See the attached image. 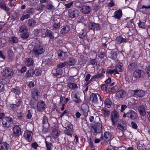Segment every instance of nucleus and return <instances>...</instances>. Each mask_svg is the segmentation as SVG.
I'll return each instance as SVG.
<instances>
[{
	"instance_id": "f257e3e1",
	"label": "nucleus",
	"mask_w": 150,
	"mask_h": 150,
	"mask_svg": "<svg viewBox=\"0 0 150 150\" xmlns=\"http://www.w3.org/2000/svg\"><path fill=\"white\" fill-rule=\"evenodd\" d=\"M90 101L94 104H102L103 100L101 96L98 93H92L89 97Z\"/></svg>"
},
{
	"instance_id": "f03ea898",
	"label": "nucleus",
	"mask_w": 150,
	"mask_h": 150,
	"mask_svg": "<svg viewBox=\"0 0 150 150\" xmlns=\"http://www.w3.org/2000/svg\"><path fill=\"white\" fill-rule=\"evenodd\" d=\"M102 123L98 122H93L91 125V131L93 134L96 135L99 134L102 130Z\"/></svg>"
},
{
	"instance_id": "7ed1b4c3",
	"label": "nucleus",
	"mask_w": 150,
	"mask_h": 150,
	"mask_svg": "<svg viewBox=\"0 0 150 150\" xmlns=\"http://www.w3.org/2000/svg\"><path fill=\"white\" fill-rule=\"evenodd\" d=\"M13 119L10 116H6L1 120L2 126L5 129L11 127L12 125Z\"/></svg>"
},
{
	"instance_id": "20e7f679",
	"label": "nucleus",
	"mask_w": 150,
	"mask_h": 150,
	"mask_svg": "<svg viewBox=\"0 0 150 150\" xmlns=\"http://www.w3.org/2000/svg\"><path fill=\"white\" fill-rule=\"evenodd\" d=\"M119 117L118 111L117 110L114 109L111 112L110 115V119L113 125H115L118 121Z\"/></svg>"
},
{
	"instance_id": "39448f33",
	"label": "nucleus",
	"mask_w": 150,
	"mask_h": 150,
	"mask_svg": "<svg viewBox=\"0 0 150 150\" xmlns=\"http://www.w3.org/2000/svg\"><path fill=\"white\" fill-rule=\"evenodd\" d=\"M32 51L33 53L35 55H39L44 53L45 51V49L43 46L37 45L34 47Z\"/></svg>"
},
{
	"instance_id": "423d86ee",
	"label": "nucleus",
	"mask_w": 150,
	"mask_h": 150,
	"mask_svg": "<svg viewBox=\"0 0 150 150\" xmlns=\"http://www.w3.org/2000/svg\"><path fill=\"white\" fill-rule=\"evenodd\" d=\"M71 99L74 103H79L81 101L80 99L79 95V91H73L71 94Z\"/></svg>"
},
{
	"instance_id": "0eeeda50",
	"label": "nucleus",
	"mask_w": 150,
	"mask_h": 150,
	"mask_svg": "<svg viewBox=\"0 0 150 150\" xmlns=\"http://www.w3.org/2000/svg\"><path fill=\"white\" fill-rule=\"evenodd\" d=\"M12 129L13 136L14 137H18L22 134L21 128L19 125H14Z\"/></svg>"
},
{
	"instance_id": "6e6552de",
	"label": "nucleus",
	"mask_w": 150,
	"mask_h": 150,
	"mask_svg": "<svg viewBox=\"0 0 150 150\" xmlns=\"http://www.w3.org/2000/svg\"><path fill=\"white\" fill-rule=\"evenodd\" d=\"M68 13L70 18H73L77 17L79 13V10L76 8H72L69 10Z\"/></svg>"
},
{
	"instance_id": "1a4fd4ad",
	"label": "nucleus",
	"mask_w": 150,
	"mask_h": 150,
	"mask_svg": "<svg viewBox=\"0 0 150 150\" xmlns=\"http://www.w3.org/2000/svg\"><path fill=\"white\" fill-rule=\"evenodd\" d=\"M33 134L31 131L26 130L24 133L23 136L24 139L28 142H31L33 139Z\"/></svg>"
},
{
	"instance_id": "9d476101",
	"label": "nucleus",
	"mask_w": 150,
	"mask_h": 150,
	"mask_svg": "<svg viewBox=\"0 0 150 150\" xmlns=\"http://www.w3.org/2000/svg\"><path fill=\"white\" fill-rule=\"evenodd\" d=\"M88 29L89 30H93V31L95 30L96 31L100 30L101 27L98 23L90 22L88 24Z\"/></svg>"
},
{
	"instance_id": "9b49d317",
	"label": "nucleus",
	"mask_w": 150,
	"mask_h": 150,
	"mask_svg": "<svg viewBox=\"0 0 150 150\" xmlns=\"http://www.w3.org/2000/svg\"><path fill=\"white\" fill-rule=\"evenodd\" d=\"M9 144L6 142L3 141V138H0V150H8Z\"/></svg>"
},
{
	"instance_id": "f8f14e48",
	"label": "nucleus",
	"mask_w": 150,
	"mask_h": 150,
	"mask_svg": "<svg viewBox=\"0 0 150 150\" xmlns=\"http://www.w3.org/2000/svg\"><path fill=\"white\" fill-rule=\"evenodd\" d=\"M14 74L13 70L10 68H6L3 70L2 76L5 77H9L12 76Z\"/></svg>"
},
{
	"instance_id": "ddd939ff",
	"label": "nucleus",
	"mask_w": 150,
	"mask_h": 150,
	"mask_svg": "<svg viewBox=\"0 0 150 150\" xmlns=\"http://www.w3.org/2000/svg\"><path fill=\"white\" fill-rule=\"evenodd\" d=\"M37 105V110L39 112H42L45 108L46 104L44 101L40 100L38 102Z\"/></svg>"
},
{
	"instance_id": "4468645a",
	"label": "nucleus",
	"mask_w": 150,
	"mask_h": 150,
	"mask_svg": "<svg viewBox=\"0 0 150 150\" xmlns=\"http://www.w3.org/2000/svg\"><path fill=\"white\" fill-rule=\"evenodd\" d=\"M31 95L32 98L35 100H38L41 96L40 91L36 89L31 91Z\"/></svg>"
},
{
	"instance_id": "2eb2a0df",
	"label": "nucleus",
	"mask_w": 150,
	"mask_h": 150,
	"mask_svg": "<svg viewBox=\"0 0 150 150\" xmlns=\"http://www.w3.org/2000/svg\"><path fill=\"white\" fill-rule=\"evenodd\" d=\"M123 13L122 10L119 9L115 11L113 13L112 16L115 19L118 20H120L122 16Z\"/></svg>"
},
{
	"instance_id": "dca6fc26",
	"label": "nucleus",
	"mask_w": 150,
	"mask_h": 150,
	"mask_svg": "<svg viewBox=\"0 0 150 150\" xmlns=\"http://www.w3.org/2000/svg\"><path fill=\"white\" fill-rule=\"evenodd\" d=\"M81 109L83 115L85 116H87L89 110L88 105L86 103H83L81 106Z\"/></svg>"
},
{
	"instance_id": "f3484780",
	"label": "nucleus",
	"mask_w": 150,
	"mask_h": 150,
	"mask_svg": "<svg viewBox=\"0 0 150 150\" xmlns=\"http://www.w3.org/2000/svg\"><path fill=\"white\" fill-rule=\"evenodd\" d=\"M137 64L136 62H132L128 65L127 69L131 72L133 71L138 68Z\"/></svg>"
},
{
	"instance_id": "a211bd4d",
	"label": "nucleus",
	"mask_w": 150,
	"mask_h": 150,
	"mask_svg": "<svg viewBox=\"0 0 150 150\" xmlns=\"http://www.w3.org/2000/svg\"><path fill=\"white\" fill-rule=\"evenodd\" d=\"M127 117L132 120H135L137 118V115L135 112L130 110L127 112Z\"/></svg>"
},
{
	"instance_id": "6ab92c4d",
	"label": "nucleus",
	"mask_w": 150,
	"mask_h": 150,
	"mask_svg": "<svg viewBox=\"0 0 150 150\" xmlns=\"http://www.w3.org/2000/svg\"><path fill=\"white\" fill-rule=\"evenodd\" d=\"M112 137L111 134L108 132H104V135L101 136L100 139H103L107 142L109 141L111 139Z\"/></svg>"
},
{
	"instance_id": "aec40b11",
	"label": "nucleus",
	"mask_w": 150,
	"mask_h": 150,
	"mask_svg": "<svg viewBox=\"0 0 150 150\" xmlns=\"http://www.w3.org/2000/svg\"><path fill=\"white\" fill-rule=\"evenodd\" d=\"M144 74V71L139 69L136 70L133 74V76L136 79H139Z\"/></svg>"
},
{
	"instance_id": "412c9836",
	"label": "nucleus",
	"mask_w": 150,
	"mask_h": 150,
	"mask_svg": "<svg viewBox=\"0 0 150 150\" xmlns=\"http://www.w3.org/2000/svg\"><path fill=\"white\" fill-rule=\"evenodd\" d=\"M34 64V61L33 58H26L25 62V65L28 67H30L33 66Z\"/></svg>"
},
{
	"instance_id": "4be33fe9",
	"label": "nucleus",
	"mask_w": 150,
	"mask_h": 150,
	"mask_svg": "<svg viewBox=\"0 0 150 150\" xmlns=\"http://www.w3.org/2000/svg\"><path fill=\"white\" fill-rule=\"evenodd\" d=\"M115 41L116 43L117 44H120L122 43H125L127 41L125 38H123L121 35L117 37Z\"/></svg>"
},
{
	"instance_id": "5701e85b",
	"label": "nucleus",
	"mask_w": 150,
	"mask_h": 150,
	"mask_svg": "<svg viewBox=\"0 0 150 150\" xmlns=\"http://www.w3.org/2000/svg\"><path fill=\"white\" fill-rule=\"evenodd\" d=\"M91 10V7L89 6L84 5L81 8L82 12L85 14H89Z\"/></svg>"
},
{
	"instance_id": "b1692460",
	"label": "nucleus",
	"mask_w": 150,
	"mask_h": 150,
	"mask_svg": "<svg viewBox=\"0 0 150 150\" xmlns=\"http://www.w3.org/2000/svg\"><path fill=\"white\" fill-rule=\"evenodd\" d=\"M45 36L49 38L50 39H53L54 38V33L51 30L47 29L45 32Z\"/></svg>"
},
{
	"instance_id": "393cba45",
	"label": "nucleus",
	"mask_w": 150,
	"mask_h": 150,
	"mask_svg": "<svg viewBox=\"0 0 150 150\" xmlns=\"http://www.w3.org/2000/svg\"><path fill=\"white\" fill-rule=\"evenodd\" d=\"M70 30L69 27L68 26L66 25L64 26L61 29L60 33L62 35H65L67 34Z\"/></svg>"
},
{
	"instance_id": "a878e982",
	"label": "nucleus",
	"mask_w": 150,
	"mask_h": 150,
	"mask_svg": "<svg viewBox=\"0 0 150 150\" xmlns=\"http://www.w3.org/2000/svg\"><path fill=\"white\" fill-rule=\"evenodd\" d=\"M138 110L140 114L143 116L146 115V110L145 107L143 105L139 106L138 108Z\"/></svg>"
},
{
	"instance_id": "bb28decb",
	"label": "nucleus",
	"mask_w": 150,
	"mask_h": 150,
	"mask_svg": "<svg viewBox=\"0 0 150 150\" xmlns=\"http://www.w3.org/2000/svg\"><path fill=\"white\" fill-rule=\"evenodd\" d=\"M126 94V93L123 90H121L117 91L116 93V96L119 98H122Z\"/></svg>"
},
{
	"instance_id": "cd10ccee",
	"label": "nucleus",
	"mask_w": 150,
	"mask_h": 150,
	"mask_svg": "<svg viewBox=\"0 0 150 150\" xmlns=\"http://www.w3.org/2000/svg\"><path fill=\"white\" fill-rule=\"evenodd\" d=\"M123 64L120 62H118L115 66V69L117 70L118 72H122L123 71Z\"/></svg>"
},
{
	"instance_id": "c85d7f7f",
	"label": "nucleus",
	"mask_w": 150,
	"mask_h": 150,
	"mask_svg": "<svg viewBox=\"0 0 150 150\" xmlns=\"http://www.w3.org/2000/svg\"><path fill=\"white\" fill-rule=\"evenodd\" d=\"M87 34V33L86 30H82L79 33L78 36L81 39H84Z\"/></svg>"
},
{
	"instance_id": "c756f323",
	"label": "nucleus",
	"mask_w": 150,
	"mask_h": 150,
	"mask_svg": "<svg viewBox=\"0 0 150 150\" xmlns=\"http://www.w3.org/2000/svg\"><path fill=\"white\" fill-rule=\"evenodd\" d=\"M76 62V60L74 58L71 57L69 58V61L67 62V64L69 66L74 65Z\"/></svg>"
},
{
	"instance_id": "7c9ffc66",
	"label": "nucleus",
	"mask_w": 150,
	"mask_h": 150,
	"mask_svg": "<svg viewBox=\"0 0 150 150\" xmlns=\"http://www.w3.org/2000/svg\"><path fill=\"white\" fill-rule=\"evenodd\" d=\"M67 86L71 90H76L78 88L77 85L74 83H69L67 84Z\"/></svg>"
},
{
	"instance_id": "2f4dec72",
	"label": "nucleus",
	"mask_w": 150,
	"mask_h": 150,
	"mask_svg": "<svg viewBox=\"0 0 150 150\" xmlns=\"http://www.w3.org/2000/svg\"><path fill=\"white\" fill-rule=\"evenodd\" d=\"M136 95L139 97H142L144 96L145 94V91L142 90H138L136 89Z\"/></svg>"
},
{
	"instance_id": "473e14b6",
	"label": "nucleus",
	"mask_w": 150,
	"mask_h": 150,
	"mask_svg": "<svg viewBox=\"0 0 150 150\" xmlns=\"http://www.w3.org/2000/svg\"><path fill=\"white\" fill-rule=\"evenodd\" d=\"M104 103L105 107L108 108L111 107L112 102L109 98H108L105 99Z\"/></svg>"
},
{
	"instance_id": "72a5a7b5",
	"label": "nucleus",
	"mask_w": 150,
	"mask_h": 150,
	"mask_svg": "<svg viewBox=\"0 0 150 150\" xmlns=\"http://www.w3.org/2000/svg\"><path fill=\"white\" fill-rule=\"evenodd\" d=\"M34 74L33 69H29L26 73L25 76L27 78L32 77Z\"/></svg>"
},
{
	"instance_id": "f704fd0d",
	"label": "nucleus",
	"mask_w": 150,
	"mask_h": 150,
	"mask_svg": "<svg viewBox=\"0 0 150 150\" xmlns=\"http://www.w3.org/2000/svg\"><path fill=\"white\" fill-rule=\"evenodd\" d=\"M46 7L47 9L50 10H53L55 8L54 6L53 5L52 2L51 1L47 3L46 6Z\"/></svg>"
},
{
	"instance_id": "c9c22d12",
	"label": "nucleus",
	"mask_w": 150,
	"mask_h": 150,
	"mask_svg": "<svg viewBox=\"0 0 150 150\" xmlns=\"http://www.w3.org/2000/svg\"><path fill=\"white\" fill-rule=\"evenodd\" d=\"M52 136L53 138H56L59 136L58 131L57 129H54L52 131Z\"/></svg>"
},
{
	"instance_id": "e433bc0d",
	"label": "nucleus",
	"mask_w": 150,
	"mask_h": 150,
	"mask_svg": "<svg viewBox=\"0 0 150 150\" xmlns=\"http://www.w3.org/2000/svg\"><path fill=\"white\" fill-rule=\"evenodd\" d=\"M136 90H132L129 89L128 91L127 95L128 97L133 96L134 95H136Z\"/></svg>"
},
{
	"instance_id": "4c0bfd02",
	"label": "nucleus",
	"mask_w": 150,
	"mask_h": 150,
	"mask_svg": "<svg viewBox=\"0 0 150 150\" xmlns=\"http://www.w3.org/2000/svg\"><path fill=\"white\" fill-rule=\"evenodd\" d=\"M62 70L58 68L56 69V73H53V75L54 76L57 77L59 75H61L62 74Z\"/></svg>"
},
{
	"instance_id": "58836bf2",
	"label": "nucleus",
	"mask_w": 150,
	"mask_h": 150,
	"mask_svg": "<svg viewBox=\"0 0 150 150\" xmlns=\"http://www.w3.org/2000/svg\"><path fill=\"white\" fill-rule=\"evenodd\" d=\"M9 42L11 44L16 43L18 42V38L15 36H12L9 39Z\"/></svg>"
},
{
	"instance_id": "ea45409f",
	"label": "nucleus",
	"mask_w": 150,
	"mask_h": 150,
	"mask_svg": "<svg viewBox=\"0 0 150 150\" xmlns=\"http://www.w3.org/2000/svg\"><path fill=\"white\" fill-rule=\"evenodd\" d=\"M34 71V74L36 76H40L42 73L41 70L39 68H36Z\"/></svg>"
},
{
	"instance_id": "a19ab883",
	"label": "nucleus",
	"mask_w": 150,
	"mask_h": 150,
	"mask_svg": "<svg viewBox=\"0 0 150 150\" xmlns=\"http://www.w3.org/2000/svg\"><path fill=\"white\" fill-rule=\"evenodd\" d=\"M108 85L106 84L102 85L101 86V89L102 91H106L107 93H109V88H108Z\"/></svg>"
},
{
	"instance_id": "79ce46f5",
	"label": "nucleus",
	"mask_w": 150,
	"mask_h": 150,
	"mask_svg": "<svg viewBox=\"0 0 150 150\" xmlns=\"http://www.w3.org/2000/svg\"><path fill=\"white\" fill-rule=\"evenodd\" d=\"M88 65H92L93 66H96L97 65V62L96 61V59L90 58V60L88 62Z\"/></svg>"
},
{
	"instance_id": "37998d69",
	"label": "nucleus",
	"mask_w": 150,
	"mask_h": 150,
	"mask_svg": "<svg viewBox=\"0 0 150 150\" xmlns=\"http://www.w3.org/2000/svg\"><path fill=\"white\" fill-rule=\"evenodd\" d=\"M29 34L28 32L23 33L20 34V36L22 39L23 40H25L28 38L29 37Z\"/></svg>"
},
{
	"instance_id": "c03bdc74",
	"label": "nucleus",
	"mask_w": 150,
	"mask_h": 150,
	"mask_svg": "<svg viewBox=\"0 0 150 150\" xmlns=\"http://www.w3.org/2000/svg\"><path fill=\"white\" fill-rule=\"evenodd\" d=\"M67 52H63L62 51L60 50H59L58 51V54L59 57L60 58H61V57H63V54H64V55L63 57L64 58H65L67 57Z\"/></svg>"
},
{
	"instance_id": "a18cd8bd",
	"label": "nucleus",
	"mask_w": 150,
	"mask_h": 150,
	"mask_svg": "<svg viewBox=\"0 0 150 150\" xmlns=\"http://www.w3.org/2000/svg\"><path fill=\"white\" fill-rule=\"evenodd\" d=\"M36 23L35 21L33 19L29 20L28 21V26L30 27L34 26Z\"/></svg>"
},
{
	"instance_id": "49530a36",
	"label": "nucleus",
	"mask_w": 150,
	"mask_h": 150,
	"mask_svg": "<svg viewBox=\"0 0 150 150\" xmlns=\"http://www.w3.org/2000/svg\"><path fill=\"white\" fill-rule=\"evenodd\" d=\"M19 31L21 34L28 32V30L26 27L25 26H21L19 29Z\"/></svg>"
},
{
	"instance_id": "de8ad7c7",
	"label": "nucleus",
	"mask_w": 150,
	"mask_h": 150,
	"mask_svg": "<svg viewBox=\"0 0 150 150\" xmlns=\"http://www.w3.org/2000/svg\"><path fill=\"white\" fill-rule=\"evenodd\" d=\"M0 8L2 9H3L6 12L9 11L10 10V8L7 7L5 4H2L0 6Z\"/></svg>"
},
{
	"instance_id": "09e8293b",
	"label": "nucleus",
	"mask_w": 150,
	"mask_h": 150,
	"mask_svg": "<svg viewBox=\"0 0 150 150\" xmlns=\"http://www.w3.org/2000/svg\"><path fill=\"white\" fill-rule=\"evenodd\" d=\"M11 91L14 93L16 95H19L20 93L19 89L15 88H13L11 90Z\"/></svg>"
},
{
	"instance_id": "8fccbe9b",
	"label": "nucleus",
	"mask_w": 150,
	"mask_h": 150,
	"mask_svg": "<svg viewBox=\"0 0 150 150\" xmlns=\"http://www.w3.org/2000/svg\"><path fill=\"white\" fill-rule=\"evenodd\" d=\"M45 143L46 144V146L47 150H52L51 148L52 145V144L51 142H48L45 141Z\"/></svg>"
},
{
	"instance_id": "3c124183",
	"label": "nucleus",
	"mask_w": 150,
	"mask_h": 150,
	"mask_svg": "<svg viewBox=\"0 0 150 150\" xmlns=\"http://www.w3.org/2000/svg\"><path fill=\"white\" fill-rule=\"evenodd\" d=\"M118 89L117 86H115L112 87L111 88H109V93L110 92H115Z\"/></svg>"
},
{
	"instance_id": "603ef678",
	"label": "nucleus",
	"mask_w": 150,
	"mask_h": 150,
	"mask_svg": "<svg viewBox=\"0 0 150 150\" xmlns=\"http://www.w3.org/2000/svg\"><path fill=\"white\" fill-rule=\"evenodd\" d=\"M137 24L139 28L143 29L145 28L146 27L144 23L142 22L140 20H139V22Z\"/></svg>"
},
{
	"instance_id": "864d4df0",
	"label": "nucleus",
	"mask_w": 150,
	"mask_h": 150,
	"mask_svg": "<svg viewBox=\"0 0 150 150\" xmlns=\"http://www.w3.org/2000/svg\"><path fill=\"white\" fill-rule=\"evenodd\" d=\"M98 57L101 59H103L105 57V52L104 51H101L98 52Z\"/></svg>"
},
{
	"instance_id": "5fc2aeb1",
	"label": "nucleus",
	"mask_w": 150,
	"mask_h": 150,
	"mask_svg": "<svg viewBox=\"0 0 150 150\" xmlns=\"http://www.w3.org/2000/svg\"><path fill=\"white\" fill-rule=\"evenodd\" d=\"M27 85L29 88H31L35 86L34 82L32 81H29L27 83Z\"/></svg>"
},
{
	"instance_id": "6e6d98bb",
	"label": "nucleus",
	"mask_w": 150,
	"mask_h": 150,
	"mask_svg": "<svg viewBox=\"0 0 150 150\" xmlns=\"http://www.w3.org/2000/svg\"><path fill=\"white\" fill-rule=\"evenodd\" d=\"M67 64V62H65L59 64L57 65V67L59 68H62L65 67Z\"/></svg>"
},
{
	"instance_id": "4d7b16f0",
	"label": "nucleus",
	"mask_w": 150,
	"mask_h": 150,
	"mask_svg": "<svg viewBox=\"0 0 150 150\" xmlns=\"http://www.w3.org/2000/svg\"><path fill=\"white\" fill-rule=\"evenodd\" d=\"M71 129H67L66 130H64V132L65 134L71 137H72V134L71 133Z\"/></svg>"
},
{
	"instance_id": "13d9d810",
	"label": "nucleus",
	"mask_w": 150,
	"mask_h": 150,
	"mask_svg": "<svg viewBox=\"0 0 150 150\" xmlns=\"http://www.w3.org/2000/svg\"><path fill=\"white\" fill-rule=\"evenodd\" d=\"M30 17V15L29 14H26L25 15H23L20 18V20L21 21H23L24 20L27 19Z\"/></svg>"
},
{
	"instance_id": "bf43d9fd",
	"label": "nucleus",
	"mask_w": 150,
	"mask_h": 150,
	"mask_svg": "<svg viewBox=\"0 0 150 150\" xmlns=\"http://www.w3.org/2000/svg\"><path fill=\"white\" fill-rule=\"evenodd\" d=\"M48 119L45 115H44L43 117L42 124L43 125L47 124L48 122Z\"/></svg>"
},
{
	"instance_id": "052dcab7",
	"label": "nucleus",
	"mask_w": 150,
	"mask_h": 150,
	"mask_svg": "<svg viewBox=\"0 0 150 150\" xmlns=\"http://www.w3.org/2000/svg\"><path fill=\"white\" fill-rule=\"evenodd\" d=\"M117 127L119 129H120L122 132H124L125 130L126 129L121 124H118Z\"/></svg>"
},
{
	"instance_id": "680f3d73",
	"label": "nucleus",
	"mask_w": 150,
	"mask_h": 150,
	"mask_svg": "<svg viewBox=\"0 0 150 150\" xmlns=\"http://www.w3.org/2000/svg\"><path fill=\"white\" fill-rule=\"evenodd\" d=\"M115 72V73L116 74H119V72H118L117 71V70H115L114 69L113 70L109 69L108 70H107L106 72L108 74H109L110 75H111L113 74L114 72Z\"/></svg>"
},
{
	"instance_id": "e2e57ef3",
	"label": "nucleus",
	"mask_w": 150,
	"mask_h": 150,
	"mask_svg": "<svg viewBox=\"0 0 150 150\" xmlns=\"http://www.w3.org/2000/svg\"><path fill=\"white\" fill-rule=\"evenodd\" d=\"M60 26V23H54L53 25V28L54 30H57L58 29Z\"/></svg>"
},
{
	"instance_id": "0e129e2a",
	"label": "nucleus",
	"mask_w": 150,
	"mask_h": 150,
	"mask_svg": "<svg viewBox=\"0 0 150 150\" xmlns=\"http://www.w3.org/2000/svg\"><path fill=\"white\" fill-rule=\"evenodd\" d=\"M104 112L103 115L105 117H108L110 114V112L107 110L106 109H105L103 110Z\"/></svg>"
},
{
	"instance_id": "69168bd1",
	"label": "nucleus",
	"mask_w": 150,
	"mask_h": 150,
	"mask_svg": "<svg viewBox=\"0 0 150 150\" xmlns=\"http://www.w3.org/2000/svg\"><path fill=\"white\" fill-rule=\"evenodd\" d=\"M144 8L145 9H148V8H150V5L149 6H146L144 5H143L142 6L140 7L139 9V11L140 12H142L143 13H144V12H143V9Z\"/></svg>"
},
{
	"instance_id": "338daca9",
	"label": "nucleus",
	"mask_w": 150,
	"mask_h": 150,
	"mask_svg": "<svg viewBox=\"0 0 150 150\" xmlns=\"http://www.w3.org/2000/svg\"><path fill=\"white\" fill-rule=\"evenodd\" d=\"M73 1H72L69 3L65 4L64 6L66 8H69L73 6Z\"/></svg>"
},
{
	"instance_id": "774afa93",
	"label": "nucleus",
	"mask_w": 150,
	"mask_h": 150,
	"mask_svg": "<svg viewBox=\"0 0 150 150\" xmlns=\"http://www.w3.org/2000/svg\"><path fill=\"white\" fill-rule=\"evenodd\" d=\"M146 72L148 76L150 77V66L146 67L145 69Z\"/></svg>"
}]
</instances>
